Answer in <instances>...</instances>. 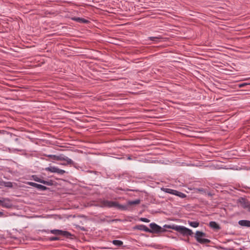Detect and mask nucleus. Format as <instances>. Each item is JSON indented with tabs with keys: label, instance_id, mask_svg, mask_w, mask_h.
I'll return each mask as SVG.
<instances>
[{
	"label": "nucleus",
	"instance_id": "29",
	"mask_svg": "<svg viewBox=\"0 0 250 250\" xmlns=\"http://www.w3.org/2000/svg\"><path fill=\"white\" fill-rule=\"evenodd\" d=\"M15 150L18 151H20V150L18 149H15Z\"/></svg>",
	"mask_w": 250,
	"mask_h": 250
},
{
	"label": "nucleus",
	"instance_id": "7",
	"mask_svg": "<svg viewBox=\"0 0 250 250\" xmlns=\"http://www.w3.org/2000/svg\"><path fill=\"white\" fill-rule=\"evenodd\" d=\"M32 179L36 182L42 183L44 185H47L48 186H51L53 185V182L52 181L50 180V181H47L43 180L41 178H40V177H39L36 175H32Z\"/></svg>",
	"mask_w": 250,
	"mask_h": 250
},
{
	"label": "nucleus",
	"instance_id": "21",
	"mask_svg": "<svg viewBox=\"0 0 250 250\" xmlns=\"http://www.w3.org/2000/svg\"><path fill=\"white\" fill-rule=\"evenodd\" d=\"M160 39H161V37L160 36H157V37H149V40L153 41V42H157V41Z\"/></svg>",
	"mask_w": 250,
	"mask_h": 250
},
{
	"label": "nucleus",
	"instance_id": "12",
	"mask_svg": "<svg viewBox=\"0 0 250 250\" xmlns=\"http://www.w3.org/2000/svg\"><path fill=\"white\" fill-rule=\"evenodd\" d=\"M209 226L215 230H219L221 229L220 226L215 221H210L209 223Z\"/></svg>",
	"mask_w": 250,
	"mask_h": 250
},
{
	"label": "nucleus",
	"instance_id": "13",
	"mask_svg": "<svg viewBox=\"0 0 250 250\" xmlns=\"http://www.w3.org/2000/svg\"><path fill=\"white\" fill-rule=\"evenodd\" d=\"M72 20L74 21H76L77 22H80V23H86L88 22V21L81 18H78V17H74L72 18Z\"/></svg>",
	"mask_w": 250,
	"mask_h": 250
},
{
	"label": "nucleus",
	"instance_id": "14",
	"mask_svg": "<svg viewBox=\"0 0 250 250\" xmlns=\"http://www.w3.org/2000/svg\"><path fill=\"white\" fill-rule=\"evenodd\" d=\"M48 156L50 158H54L57 160H60V161H64L65 159V158L66 157V156H65L60 155V156H57L55 155H49Z\"/></svg>",
	"mask_w": 250,
	"mask_h": 250
},
{
	"label": "nucleus",
	"instance_id": "1",
	"mask_svg": "<svg viewBox=\"0 0 250 250\" xmlns=\"http://www.w3.org/2000/svg\"><path fill=\"white\" fill-rule=\"evenodd\" d=\"M164 228L171 229L177 232H179L180 234H182L184 236H191L193 234V232L191 229L187 228L183 226H179V225H165L164 226Z\"/></svg>",
	"mask_w": 250,
	"mask_h": 250
},
{
	"label": "nucleus",
	"instance_id": "9",
	"mask_svg": "<svg viewBox=\"0 0 250 250\" xmlns=\"http://www.w3.org/2000/svg\"><path fill=\"white\" fill-rule=\"evenodd\" d=\"M1 202L0 203V206L2 207L9 208L11 207L10 201L8 199L3 198L1 200Z\"/></svg>",
	"mask_w": 250,
	"mask_h": 250
},
{
	"label": "nucleus",
	"instance_id": "26",
	"mask_svg": "<svg viewBox=\"0 0 250 250\" xmlns=\"http://www.w3.org/2000/svg\"><path fill=\"white\" fill-rule=\"evenodd\" d=\"M197 190L199 191V192H205V190L204 188H198L197 189Z\"/></svg>",
	"mask_w": 250,
	"mask_h": 250
},
{
	"label": "nucleus",
	"instance_id": "6",
	"mask_svg": "<svg viewBox=\"0 0 250 250\" xmlns=\"http://www.w3.org/2000/svg\"><path fill=\"white\" fill-rule=\"evenodd\" d=\"M45 170L47 171H49L52 173H56L60 175H63L66 172L65 170L60 169L58 167L54 166H50L45 167Z\"/></svg>",
	"mask_w": 250,
	"mask_h": 250
},
{
	"label": "nucleus",
	"instance_id": "23",
	"mask_svg": "<svg viewBox=\"0 0 250 250\" xmlns=\"http://www.w3.org/2000/svg\"><path fill=\"white\" fill-rule=\"evenodd\" d=\"M49 240L50 241H57V240H59V238L58 237H50L49 238Z\"/></svg>",
	"mask_w": 250,
	"mask_h": 250
},
{
	"label": "nucleus",
	"instance_id": "16",
	"mask_svg": "<svg viewBox=\"0 0 250 250\" xmlns=\"http://www.w3.org/2000/svg\"><path fill=\"white\" fill-rule=\"evenodd\" d=\"M188 224L190 227L197 228L199 226V223L197 221H188Z\"/></svg>",
	"mask_w": 250,
	"mask_h": 250
},
{
	"label": "nucleus",
	"instance_id": "30",
	"mask_svg": "<svg viewBox=\"0 0 250 250\" xmlns=\"http://www.w3.org/2000/svg\"><path fill=\"white\" fill-rule=\"evenodd\" d=\"M249 210L250 211V205L249 206Z\"/></svg>",
	"mask_w": 250,
	"mask_h": 250
},
{
	"label": "nucleus",
	"instance_id": "25",
	"mask_svg": "<svg viewBox=\"0 0 250 250\" xmlns=\"http://www.w3.org/2000/svg\"><path fill=\"white\" fill-rule=\"evenodd\" d=\"M5 186L7 187H12V184L11 182H7L5 184Z\"/></svg>",
	"mask_w": 250,
	"mask_h": 250
},
{
	"label": "nucleus",
	"instance_id": "31",
	"mask_svg": "<svg viewBox=\"0 0 250 250\" xmlns=\"http://www.w3.org/2000/svg\"><path fill=\"white\" fill-rule=\"evenodd\" d=\"M128 159L130 160V159H131V158H130V157H128Z\"/></svg>",
	"mask_w": 250,
	"mask_h": 250
},
{
	"label": "nucleus",
	"instance_id": "4",
	"mask_svg": "<svg viewBox=\"0 0 250 250\" xmlns=\"http://www.w3.org/2000/svg\"><path fill=\"white\" fill-rule=\"evenodd\" d=\"M150 227V233H158L165 231V229H163L161 226L158 225L155 223H151L149 224Z\"/></svg>",
	"mask_w": 250,
	"mask_h": 250
},
{
	"label": "nucleus",
	"instance_id": "18",
	"mask_svg": "<svg viewBox=\"0 0 250 250\" xmlns=\"http://www.w3.org/2000/svg\"><path fill=\"white\" fill-rule=\"evenodd\" d=\"M174 195L177 196L181 198H184L186 197V195L181 192L175 190Z\"/></svg>",
	"mask_w": 250,
	"mask_h": 250
},
{
	"label": "nucleus",
	"instance_id": "5",
	"mask_svg": "<svg viewBox=\"0 0 250 250\" xmlns=\"http://www.w3.org/2000/svg\"><path fill=\"white\" fill-rule=\"evenodd\" d=\"M50 233L55 235H62L67 238H69L72 236V234L69 232L60 229L51 230Z\"/></svg>",
	"mask_w": 250,
	"mask_h": 250
},
{
	"label": "nucleus",
	"instance_id": "32",
	"mask_svg": "<svg viewBox=\"0 0 250 250\" xmlns=\"http://www.w3.org/2000/svg\"><path fill=\"white\" fill-rule=\"evenodd\" d=\"M15 140H16V141H18V138H17V139H15Z\"/></svg>",
	"mask_w": 250,
	"mask_h": 250
},
{
	"label": "nucleus",
	"instance_id": "3",
	"mask_svg": "<svg viewBox=\"0 0 250 250\" xmlns=\"http://www.w3.org/2000/svg\"><path fill=\"white\" fill-rule=\"evenodd\" d=\"M101 206L103 207H108V208H124L123 206L121 205L118 203L117 202L110 201L108 200H103L101 202Z\"/></svg>",
	"mask_w": 250,
	"mask_h": 250
},
{
	"label": "nucleus",
	"instance_id": "2",
	"mask_svg": "<svg viewBox=\"0 0 250 250\" xmlns=\"http://www.w3.org/2000/svg\"><path fill=\"white\" fill-rule=\"evenodd\" d=\"M206 236V234L205 233L200 231H197L194 237L198 242L204 244L209 243L210 242L209 239L204 238Z\"/></svg>",
	"mask_w": 250,
	"mask_h": 250
},
{
	"label": "nucleus",
	"instance_id": "27",
	"mask_svg": "<svg viewBox=\"0 0 250 250\" xmlns=\"http://www.w3.org/2000/svg\"><path fill=\"white\" fill-rule=\"evenodd\" d=\"M3 216H4L3 212L0 211V217H3Z\"/></svg>",
	"mask_w": 250,
	"mask_h": 250
},
{
	"label": "nucleus",
	"instance_id": "28",
	"mask_svg": "<svg viewBox=\"0 0 250 250\" xmlns=\"http://www.w3.org/2000/svg\"><path fill=\"white\" fill-rule=\"evenodd\" d=\"M208 196H211V194L210 192L208 193Z\"/></svg>",
	"mask_w": 250,
	"mask_h": 250
},
{
	"label": "nucleus",
	"instance_id": "33",
	"mask_svg": "<svg viewBox=\"0 0 250 250\" xmlns=\"http://www.w3.org/2000/svg\"><path fill=\"white\" fill-rule=\"evenodd\" d=\"M248 84H250V83H248Z\"/></svg>",
	"mask_w": 250,
	"mask_h": 250
},
{
	"label": "nucleus",
	"instance_id": "19",
	"mask_svg": "<svg viewBox=\"0 0 250 250\" xmlns=\"http://www.w3.org/2000/svg\"><path fill=\"white\" fill-rule=\"evenodd\" d=\"M66 163H63V164H61V165H73L74 164V162L70 158H69L68 157H66L65 158V159L64 160Z\"/></svg>",
	"mask_w": 250,
	"mask_h": 250
},
{
	"label": "nucleus",
	"instance_id": "15",
	"mask_svg": "<svg viewBox=\"0 0 250 250\" xmlns=\"http://www.w3.org/2000/svg\"><path fill=\"white\" fill-rule=\"evenodd\" d=\"M162 190L166 193H169L172 195H174L175 192V190L168 188H162Z\"/></svg>",
	"mask_w": 250,
	"mask_h": 250
},
{
	"label": "nucleus",
	"instance_id": "8",
	"mask_svg": "<svg viewBox=\"0 0 250 250\" xmlns=\"http://www.w3.org/2000/svg\"><path fill=\"white\" fill-rule=\"evenodd\" d=\"M26 184L28 185L36 188L38 190L41 191H45L48 189V188L45 186L32 182H28Z\"/></svg>",
	"mask_w": 250,
	"mask_h": 250
},
{
	"label": "nucleus",
	"instance_id": "10",
	"mask_svg": "<svg viewBox=\"0 0 250 250\" xmlns=\"http://www.w3.org/2000/svg\"><path fill=\"white\" fill-rule=\"evenodd\" d=\"M238 224L242 226L250 228V221L247 220H241L238 221Z\"/></svg>",
	"mask_w": 250,
	"mask_h": 250
},
{
	"label": "nucleus",
	"instance_id": "22",
	"mask_svg": "<svg viewBox=\"0 0 250 250\" xmlns=\"http://www.w3.org/2000/svg\"><path fill=\"white\" fill-rule=\"evenodd\" d=\"M140 220L142 222H146V223H148L150 221V220L148 219H147L146 218H143V217L140 218Z\"/></svg>",
	"mask_w": 250,
	"mask_h": 250
},
{
	"label": "nucleus",
	"instance_id": "17",
	"mask_svg": "<svg viewBox=\"0 0 250 250\" xmlns=\"http://www.w3.org/2000/svg\"><path fill=\"white\" fill-rule=\"evenodd\" d=\"M112 243L114 245L117 246V247H121L123 245V242L119 240H114L112 241Z\"/></svg>",
	"mask_w": 250,
	"mask_h": 250
},
{
	"label": "nucleus",
	"instance_id": "24",
	"mask_svg": "<svg viewBox=\"0 0 250 250\" xmlns=\"http://www.w3.org/2000/svg\"><path fill=\"white\" fill-rule=\"evenodd\" d=\"M247 85H248V83H244L239 84H238V87L239 88H241V87H244V86H245Z\"/></svg>",
	"mask_w": 250,
	"mask_h": 250
},
{
	"label": "nucleus",
	"instance_id": "20",
	"mask_svg": "<svg viewBox=\"0 0 250 250\" xmlns=\"http://www.w3.org/2000/svg\"><path fill=\"white\" fill-rule=\"evenodd\" d=\"M140 203V200L139 199H137L134 201H130L128 202V205H137Z\"/></svg>",
	"mask_w": 250,
	"mask_h": 250
},
{
	"label": "nucleus",
	"instance_id": "11",
	"mask_svg": "<svg viewBox=\"0 0 250 250\" xmlns=\"http://www.w3.org/2000/svg\"><path fill=\"white\" fill-rule=\"evenodd\" d=\"M135 228L139 230L144 231L146 232H149V231H150V229H149L148 227L144 225H137L136 226Z\"/></svg>",
	"mask_w": 250,
	"mask_h": 250
}]
</instances>
